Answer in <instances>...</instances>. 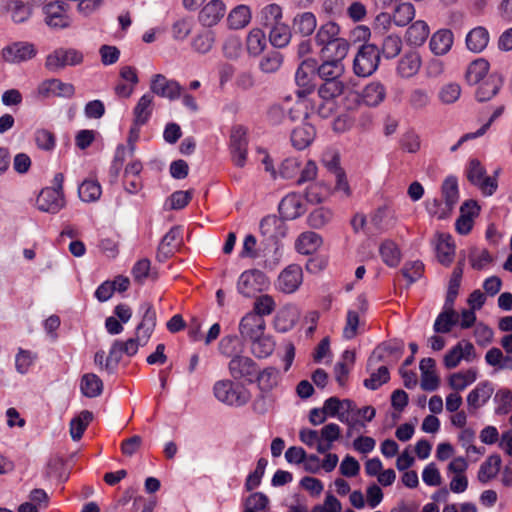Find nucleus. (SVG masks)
Wrapping results in <instances>:
<instances>
[{
  "mask_svg": "<svg viewBox=\"0 0 512 512\" xmlns=\"http://www.w3.org/2000/svg\"><path fill=\"white\" fill-rule=\"evenodd\" d=\"M213 394L218 401L234 407L244 406L251 398L250 392L244 386L229 379L215 382Z\"/></svg>",
  "mask_w": 512,
  "mask_h": 512,
  "instance_id": "1",
  "label": "nucleus"
},
{
  "mask_svg": "<svg viewBox=\"0 0 512 512\" xmlns=\"http://www.w3.org/2000/svg\"><path fill=\"white\" fill-rule=\"evenodd\" d=\"M380 62V49L375 44H363L353 60L356 75L367 77L373 74Z\"/></svg>",
  "mask_w": 512,
  "mask_h": 512,
  "instance_id": "2",
  "label": "nucleus"
},
{
  "mask_svg": "<svg viewBox=\"0 0 512 512\" xmlns=\"http://www.w3.org/2000/svg\"><path fill=\"white\" fill-rule=\"evenodd\" d=\"M260 233L265 238V249L274 246L275 250L278 249V242L284 238L287 233V226L285 219L276 215H267L259 225Z\"/></svg>",
  "mask_w": 512,
  "mask_h": 512,
  "instance_id": "3",
  "label": "nucleus"
},
{
  "mask_svg": "<svg viewBox=\"0 0 512 512\" xmlns=\"http://www.w3.org/2000/svg\"><path fill=\"white\" fill-rule=\"evenodd\" d=\"M317 70V60L314 58L304 59L295 72V83L298 87V97H305L315 89L314 78Z\"/></svg>",
  "mask_w": 512,
  "mask_h": 512,
  "instance_id": "4",
  "label": "nucleus"
},
{
  "mask_svg": "<svg viewBox=\"0 0 512 512\" xmlns=\"http://www.w3.org/2000/svg\"><path fill=\"white\" fill-rule=\"evenodd\" d=\"M83 62V54L73 48H58L46 57L45 67L51 72H58L66 66H76Z\"/></svg>",
  "mask_w": 512,
  "mask_h": 512,
  "instance_id": "5",
  "label": "nucleus"
},
{
  "mask_svg": "<svg viewBox=\"0 0 512 512\" xmlns=\"http://www.w3.org/2000/svg\"><path fill=\"white\" fill-rule=\"evenodd\" d=\"M266 275L257 269L244 271L237 282V290L245 297H252L268 287Z\"/></svg>",
  "mask_w": 512,
  "mask_h": 512,
  "instance_id": "6",
  "label": "nucleus"
},
{
  "mask_svg": "<svg viewBox=\"0 0 512 512\" xmlns=\"http://www.w3.org/2000/svg\"><path fill=\"white\" fill-rule=\"evenodd\" d=\"M228 369L233 379L254 383L257 377L258 365L252 358L238 354L232 357Z\"/></svg>",
  "mask_w": 512,
  "mask_h": 512,
  "instance_id": "7",
  "label": "nucleus"
},
{
  "mask_svg": "<svg viewBox=\"0 0 512 512\" xmlns=\"http://www.w3.org/2000/svg\"><path fill=\"white\" fill-rule=\"evenodd\" d=\"M69 5L64 1H54L43 8L45 22L52 28L65 29L71 25V18L67 14Z\"/></svg>",
  "mask_w": 512,
  "mask_h": 512,
  "instance_id": "8",
  "label": "nucleus"
},
{
  "mask_svg": "<svg viewBox=\"0 0 512 512\" xmlns=\"http://www.w3.org/2000/svg\"><path fill=\"white\" fill-rule=\"evenodd\" d=\"M248 140L246 130L242 126H236L232 129L230 135V154L233 163L237 167H244L247 160Z\"/></svg>",
  "mask_w": 512,
  "mask_h": 512,
  "instance_id": "9",
  "label": "nucleus"
},
{
  "mask_svg": "<svg viewBox=\"0 0 512 512\" xmlns=\"http://www.w3.org/2000/svg\"><path fill=\"white\" fill-rule=\"evenodd\" d=\"M150 90L157 96L173 101L180 98L183 88L176 80L168 79L163 74H155L151 79Z\"/></svg>",
  "mask_w": 512,
  "mask_h": 512,
  "instance_id": "10",
  "label": "nucleus"
},
{
  "mask_svg": "<svg viewBox=\"0 0 512 512\" xmlns=\"http://www.w3.org/2000/svg\"><path fill=\"white\" fill-rule=\"evenodd\" d=\"M37 50L32 43L14 42L2 49V55L5 61L9 63H20L35 57Z\"/></svg>",
  "mask_w": 512,
  "mask_h": 512,
  "instance_id": "11",
  "label": "nucleus"
},
{
  "mask_svg": "<svg viewBox=\"0 0 512 512\" xmlns=\"http://www.w3.org/2000/svg\"><path fill=\"white\" fill-rule=\"evenodd\" d=\"M37 93L42 99L51 96L71 98L75 93V87L71 83L62 82L59 79H49L38 86Z\"/></svg>",
  "mask_w": 512,
  "mask_h": 512,
  "instance_id": "12",
  "label": "nucleus"
},
{
  "mask_svg": "<svg viewBox=\"0 0 512 512\" xmlns=\"http://www.w3.org/2000/svg\"><path fill=\"white\" fill-rule=\"evenodd\" d=\"M36 206L42 212L56 214L65 206L64 194L43 188L36 199Z\"/></svg>",
  "mask_w": 512,
  "mask_h": 512,
  "instance_id": "13",
  "label": "nucleus"
},
{
  "mask_svg": "<svg viewBox=\"0 0 512 512\" xmlns=\"http://www.w3.org/2000/svg\"><path fill=\"white\" fill-rule=\"evenodd\" d=\"M265 329L266 322L264 318L250 312L241 319L239 324L240 334L247 341L257 339L265 332Z\"/></svg>",
  "mask_w": 512,
  "mask_h": 512,
  "instance_id": "14",
  "label": "nucleus"
},
{
  "mask_svg": "<svg viewBox=\"0 0 512 512\" xmlns=\"http://www.w3.org/2000/svg\"><path fill=\"white\" fill-rule=\"evenodd\" d=\"M301 282V268L297 265H290L280 273L276 285L279 291L290 294L299 288Z\"/></svg>",
  "mask_w": 512,
  "mask_h": 512,
  "instance_id": "15",
  "label": "nucleus"
},
{
  "mask_svg": "<svg viewBox=\"0 0 512 512\" xmlns=\"http://www.w3.org/2000/svg\"><path fill=\"white\" fill-rule=\"evenodd\" d=\"M421 65L422 59L419 52L408 50L398 60L397 75L402 78H411L419 72Z\"/></svg>",
  "mask_w": 512,
  "mask_h": 512,
  "instance_id": "16",
  "label": "nucleus"
},
{
  "mask_svg": "<svg viewBox=\"0 0 512 512\" xmlns=\"http://www.w3.org/2000/svg\"><path fill=\"white\" fill-rule=\"evenodd\" d=\"M280 216L285 220H294L305 212L301 196L297 193L286 195L278 205Z\"/></svg>",
  "mask_w": 512,
  "mask_h": 512,
  "instance_id": "17",
  "label": "nucleus"
},
{
  "mask_svg": "<svg viewBox=\"0 0 512 512\" xmlns=\"http://www.w3.org/2000/svg\"><path fill=\"white\" fill-rule=\"evenodd\" d=\"M477 85L478 87L475 91L476 100L478 102H486L498 94L503 85V79L499 74L492 73Z\"/></svg>",
  "mask_w": 512,
  "mask_h": 512,
  "instance_id": "18",
  "label": "nucleus"
},
{
  "mask_svg": "<svg viewBox=\"0 0 512 512\" xmlns=\"http://www.w3.org/2000/svg\"><path fill=\"white\" fill-rule=\"evenodd\" d=\"M139 310L142 313V320L136 327V334H141L144 343H148L156 327V311L149 302L142 303Z\"/></svg>",
  "mask_w": 512,
  "mask_h": 512,
  "instance_id": "19",
  "label": "nucleus"
},
{
  "mask_svg": "<svg viewBox=\"0 0 512 512\" xmlns=\"http://www.w3.org/2000/svg\"><path fill=\"white\" fill-rule=\"evenodd\" d=\"M225 15V4L221 0H211L199 12V22L205 27L216 25Z\"/></svg>",
  "mask_w": 512,
  "mask_h": 512,
  "instance_id": "20",
  "label": "nucleus"
},
{
  "mask_svg": "<svg viewBox=\"0 0 512 512\" xmlns=\"http://www.w3.org/2000/svg\"><path fill=\"white\" fill-rule=\"evenodd\" d=\"M404 351L403 341L393 340L377 346L368 359V367L374 362L382 361L386 355L399 358Z\"/></svg>",
  "mask_w": 512,
  "mask_h": 512,
  "instance_id": "21",
  "label": "nucleus"
},
{
  "mask_svg": "<svg viewBox=\"0 0 512 512\" xmlns=\"http://www.w3.org/2000/svg\"><path fill=\"white\" fill-rule=\"evenodd\" d=\"M454 36L448 29H440L435 32L429 42L430 50L437 56L447 54L453 45Z\"/></svg>",
  "mask_w": 512,
  "mask_h": 512,
  "instance_id": "22",
  "label": "nucleus"
},
{
  "mask_svg": "<svg viewBox=\"0 0 512 512\" xmlns=\"http://www.w3.org/2000/svg\"><path fill=\"white\" fill-rule=\"evenodd\" d=\"M494 392L493 384L490 381L480 382L467 396L468 406L472 409H478L484 405Z\"/></svg>",
  "mask_w": 512,
  "mask_h": 512,
  "instance_id": "23",
  "label": "nucleus"
},
{
  "mask_svg": "<svg viewBox=\"0 0 512 512\" xmlns=\"http://www.w3.org/2000/svg\"><path fill=\"white\" fill-rule=\"evenodd\" d=\"M386 98V88L380 82H371L367 84L361 93L362 102L369 107L380 105Z\"/></svg>",
  "mask_w": 512,
  "mask_h": 512,
  "instance_id": "24",
  "label": "nucleus"
},
{
  "mask_svg": "<svg viewBox=\"0 0 512 512\" xmlns=\"http://www.w3.org/2000/svg\"><path fill=\"white\" fill-rule=\"evenodd\" d=\"M349 46L346 39L338 37L321 49L322 58L343 63V60L347 56Z\"/></svg>",
  "mask_w": 512,
  "mask_h": 512,
  "instance_id": "25",
  "label": "nucleus"
},
{
  "mask_svg": "<svg viewBox=\"0 0 512 512\" xmlns=\"http://www.w3.org/2000/svg\"><path fill=\"white\" fill-rule=\"evenodd\" d=\"M344 72V64L332 59H323L320 65L317 63L316 74L322 81L342 79Z\"/></svg>",
  "mask_w": 512,
  "mask_h": 512,
  "instance_id": "26",
  "label": "nucleus"
},
{
  "mask_svg": "<svg viewBox=\"0 0 512 512\" xmlns=\"http://www.w3.org/2000/svg\"><path fill=\"white\" fill-rule=\"evenodd\" d=\"M429 26L425 21L418 20L411 24L405 33L407 44L411 46H421L427 40L429 35Z\"/></svg>",
  "mask_w": 512,
  "mask_h": 512,
  "instance_id": "27",
  "label": "nucleus"
},
{
  "mask_svg": "<svg viewBox=\"0 0 512 512\" xmlns=\"http://www.w3.org/2000/svg\"><path fill=\"white\" fill-rule=\"evenodd\" d=\"M315 135V128L310 124H304L300 127H297L291 133L292 145L297 150H303L312 143Z\"/></svg>",
  "mask_w": 512,
  "mask_h": 512,
  "instance_id": "28",
  "label": "nucleus"
},
{
  "mask_svg": "<svg viewBox=\"0 0 512 512\" xmlns=\"http://www.w3.org/2000/svg\"><path fill=\"white\" fill-rule=\"evenodd\" d=\"M489 42V33L486 28L478 26L473 28L466 36L467 48L475 53L483 51Z\"/></svg>",
  "mask_w": 512,
  "mask_h": 512,
  "instance_id": "29",
  "label": "nucleus"
},
{
  "mask_svg": "<svg viewBox=\"0 0 512 512\" xmlns=\"http://www.w3.org/2000/svg\"><path fill=\"white\" fill-rule=\"evenodd\" d=\"M317 26V20L312 12L297 14L293 19V31L303 37L311 35Z\"/></svg>",
  "mask_w": 512,
  "mask_h": 512,
  "instance_id": "30",
  "label": "nucleus"
},
{
  "mask_svg": "<svg viewBox=\"0 0 512 512\" xmlns=\"http://www.w3.org/2000/svg\"><path fill=\"white\" fill-rule=\"evenodd\" d=\"M488 71L489 62L479 58L469 64L465 77L470 85H476L486 79Z\"/></svg>",
  "mask_w": 512,
  "mask_h": 512,
  "instance_id": "31",
  "label": "nucleus"
},
{
  "mask_svg": "<svg viewBox=\"0 0 512 512\" xmlns=\"http://www.w3.org/2000/svg\"><path fill=\"white\" fill-rule=\"evenodd\" d=\"M501 457L498 454L490 455L480 466L478 471V480L481 483H487L496 477L501 468Z\"/></svg>",
  "mask_w": 512,
  "mask_h": 512,
  "instance_id": "32",
  "label": "nucleus"
},
{
  "mask_svg": "<svg viewBox=\"0 0 512 512\" xmlns=\"http://www.w3.org/2000/svg\"><path fill=\"white\" fill-rule=\"evenodd\" d=\"M322 244V237L312 231L300 234L296 241V249L299 253L309 255L315 252Z\"/></svg>",
  "mask_w": 512,
  "mask_h": 512,
  "instance_id": "33",
  "label": "nucleus"
},
{
  "mask_svg": "<svg viewBox=\"0 0 512 512\" xmlns=\"http://www.w3.org/2000/svg\"><path fill=\"white\" fill-rule=\"evenodd\" d=\"M153 96L149 93L144 94L136 104L134 114L135 126L146 124L152 114Z\"/></svg>",
  "mask_w": 512,
  "mask_h": 512,
  "instance_id": "34",
  "label": "nucleus"
},
{
  "mask_svg": "<svg viewBox=\"0 0 512 512\" xmlns=\"http://www.w3.org/2000/svg\"><path fill=\"white\" fill-rule=\"evenodd\" d=\"M297 319L298 314L294 308L281 309L274 318V328L277 332L286 333L295 326Z\"/></svg>",
  "mask_w": 512,
  "mask_h": 512,
  "instance_id": "35",
  "label": "nucleus"
},
{
  "mask_svg": "<svg viewBox=\"0 0 512 512\" xmlns=\"http://www.w3.org/2000/svg\"><path fill=\"white\" fill-rule=\"evenodd\" d=\"M444 203L447 204V210H453L459 200L458 180L455 176H448L441 186Z\"/></svg>",
  "mask_w": 512,
  "mask_h": 512,
  "instance_id": "36",
  "label": "nucleus"
},
{
  "mask_svg": "<svg viewBox=\"0 0 512 512\" xmlns=\"http://www.w3.org/2000/svg\"><path fill=\"white\" fill-rule=\"evenodd\" d=\"M80 389L84 396L95 398L102 393L103 382L96 374L87 373L81 378Z\"/></svg>",
  "mask_w": 512,
  "mask_h": 512,
  "instance_id": "37",
  "label": "nucleus"
},
{
  "mask_svg": "<svg viewBox=\"0 0 512 512\" xmlns=\"http://www.w3.org/2000/svg\"><path fill=\"white\" fill-rule=\"evenodd\" d=\"M269 29L270 43L277 48H283L288 45L291 39V31L288 25L278 23L267 27Z\"/></svg>",
  "mask_w": 512,
  "mask_h": 512,
  "instance_id": "38",
  "label": "nucleus"
},
{
  "mask_svg": "<svg viewBox=\"0 0 512 512\" xmlns=\"http://www.w3.org/2000/svg\"><path fill=\"white\" fill-rule=\"evenodd\" d=\"M93 420V413L88 410L81 411L70 421V435L74 441H79L89 423Z\"/></svg>",
  "mask_w": 512,
  "mask_h": 512,
  "instance_id": "39",
  "label": "nucleus"
},
{
  "mask_svg": "<svg viewBox=\"0 0 512 512\" xmlns=\"http://www.w3.org/2000/svg\"><path fill=\"white\" fill-rule=\"evenodd\" d=\"M251 20L250 8L246 5L236 6L228 15L227 23L231 29H241L249 24Z\"/></svg>",
  "mask_w": 512,
  "mask_h": 512,
  "instance_id": "40",
  "label": "nucleus"
},
{
  "mask_svg": "<svg viewBox=\"0 0 512 512\" xmlns=\"http://www.w3.org/2000/svg\"><path fill=\"white\" fill-rule=\"evenodd\" d=\"M250 342L253 355L259 359L267 358L275 349V342L272 337L264 333L257 339L250 340Z\"/></svg>",
  "mask_w": 512,
  "mask_h": 512,
  "instance_id": "41",
  "label": "nucleus"
},
{
  "mask_svg": "<svg viewBox=\"0 0 512 512\" xmlns=\"http://www.w3.org/2000/svg\"><path fill=\"white\" fill-rule=\"evenodd\" d=\"M344 82L342 79L322 81L318 87V95L324 101H331L339 97L344 92Z\"/></svg>",
  "mask_w": 512,
  "mask_h": 512,
  "instance_id": "42",
  "label": "nucleus"
},
{
  "mask_svg": "<svg viewBox=\"0 0 512 512\" xmlns=\"http://www.w3.org/2000/svg\"><path fill=\"white\" fill-rule=\"evenodd\" d=\"M379 253L383 262L389 267H396L400 263V249L392 240H385L380 245Z\"/></svg>",
  "mask_w": 512,
  "mask_h": 512,
  "instance_id": "43",
  "label": "nucleus"
},
{
  "mask_svg": "<svg viewBox=\"0 0 512 512\" xmlns=\"http://www.w3.org/2000/svg\"><path fill=\"white\" fill-rule=\"evenodd\" d=\"M436 254L438 261L445 266L452 263L455 254V246L451 242L450 236H441L436 245Z\"/></svg>",
  "mask_w": 512,
  "mask_h": 512,
  "instance_id": "44",
  "label": "nucleus"
},
{
  "mask_svg": "<svg viewBox=\"0 0 512 512\" xmlns=\"http://www.w3.org/2000/svg\"><path fill=\"white\" fill-rule=\"evenodd\" d=\"M280 377V372L275 367H267L261 372L259 369L257 370L256 380L260 390L262 391H270L277 384Z\"/></svg>",
  "mask_w": 512,
  "mask_h": 512,
  "instance_id": "45",
  "label": "nucleus"
},
{
  "mask_svg": "<svg viewBox=\"0 0 512 512\" xmlns=\"http://www.w3.org/2000/svg\"><path fill=\"white\" fill-rule=\"evenodd\" d=\"M101 185L96 180H84L78 187V195L84 202H94L101 196Z\"/></svg>",
  "mask_w": 512,
  "mask_h": 512,
  "instance_id": "46",
  "label": "nucleus"
},
{
  "mask_svg": "<svg viewBox=\"0 0 512 512\" xmlns=\"http://www.w3.org/2000/svg\"><path fill=\"white\" fill-rule=\"evenodd\" d=\"M339 30V26L336 23L327 22L321 25L318 29L315 36V42L323 48L325 45L338 38Z\"/></svg>",
  "mask_w": 512,
  "mask_h": 512,
  "instance_id": "47",
  "label": "nucleus"
},
{
  "mask_svg": "<svg viewBox=\"0 0 512 512\" xmlns=\"http://www.w3.org/2000/svg\"><path fill=\"white\" fill-rule=\"evenodd\" d=\"M477 378V372L474 369H468L465 372H457L449 377V386L456 391H463L472 384Z\"/></svg>",
  "mask_w": 512,
  "mask_h": 512,
  "instance_id": "48",
  "label": "nucleus"
},
{
  "mask_svg": "<svg viewBox=\"0 0 512 512\" xmlns=\"http://www.w3.org/2000/svg\"><path fill=\"white\" fill-rule=\"evenodd\" d=\"M266 47V36L263 30L255 28L247 36V50L250 55H259Z\"/></svg>",
  "mask_w": 512,
  "mask_h": 512,
  "instance_id": "49",
  "label": "nucleus"
},
{
  "mask_svg": "<svg viewBox=\"0 0 512 512\" xmlns=\"http://www.w3.org/2000/svg\"><path fill=\"white\" fill-rule=\"evenodd\" d=\"M215 42V34L211 30H204L200 33H198L193 39H192V48L194 51L206 54L208 53Z\"/></svg>",
  "mask_w": 512,
  "mask_h": 512,
  "instance_id": "50",
  "label": "nucleus"
},
{
  "mask_svg": "<svg viewBox=\"0 0 512 512\" xmlns=\"http://www.w3.org/2000/svg\"><path fill=\"white\" fill-rule=\"evenodd\" d=\"M459 316L457 312L443 310L434 322V331L436 333H449L453 326L458 323Z\"/></svg>",
  "mask_w": 512,
  "mask_h": 512,
  "instance_id": "51",
  "label": "nucleus"
},
{
  "mask_svg": "<svg viewBox=\"0 0 512 512\" xmlns=\"http://www.w3.org/2000/svg\"><path fill=\"white\" fill-rule=\"evenodd\" d=\"M402 49V39L398 35H388L383 39L380 54L386 59H393L399 55Z\"/></svg>",
  "mask_w": 512,
  "mask_h": 512,
  "instance_id": "52",
  "label": "nucleus"
},
{
  "mask_svg": "<svg viewBox=\"0 0 512 512\" xmlns=\"http://www.w3.org/2000/svg\"><path fill=\"white\" fill-rule=\"evenodd\" d=\"M333 217V213L330 209L320 207L313 210L307 218L308 224L314 229H321L327 225Z\"/></svg>",
  "mask_w": 512,
  "mask_h": 512,
  "instance_id": "53",
  "label": "nucleus"
},
{
  "mask_svg": "<svg viewBox=\"0 0 512 512\" xmlns=\"http://www.w3.org/2000/svg\"><path fill=\"white\" fill-rule=\"evenodd\" d=\"M415 16V9L411 3L399 4L393 13V22L396 26L403 27L409 24Z\"/></svg>",
  "mask_w": 512,
  "mask_h": 512,
  "instance_id": "54",
  "label": "nucleus"
},
{
  "mask_svg": "<svg viewBox=\"0 0 512 512\" xmlns=\"http://www.w3.org/2000/svg\"><path fill=\"white\" fill-rule=\"evenodd\" d=\"M34 140L37 147L43 151H52L56 145L54 133L44 128L35 131Z\"/></svg>",
  "mask_w": 512,
  "mask_h": 512,
  "instance_id": "55",
  "label": "nucleus"
},
{
  "mask_svg": "<svg viewBox=\"0 0 512 512\" xmlns=\"http://www.w3.org/2000/svg\"><path fill=\"white\" fill-rule=\"evenodd\" d=\"M390 380V373L386 366H381L376 372L364 380L363 385L369 390H377L381 385Z\"/></svg>",
  "mask_w": 512,
  "mask_h": 512,
  "instance_id": "56",
  "label": "nucleus"
},
{
  "mask_svg": "<svg viewBox=\"0 0 512 512\" xmlns=\"http://www.w3.org/2000/svg\"><path fill=\"white\" fill-rule=\"evenodd\" d=\"M425 207L430 216L436 217L440 220L448 218L453 211L447 210V204L438 198L427 199Z\"/></svg>",
  "mask_w": 512,
  "mask_h": 512,
  "instance_id": "57",
  "label": "nucleus"
},
{
  "mask_svg": "<svg viewBox=\"0 0 512 512\" xmlns=\"http://www.w3.org/2000/svg\"><path fill=\"white\" fill-rule=\"evenodd\" d=\"M267 464L268 461L265 458H260L257 461L255 470L247 476L245 482V489L247 491H252L261 484Z\"/></svg>",
  "mask_w": 512,
  "mask_h": 512,
  "instance_id": "58",
  "label": "nucleus"
},
{
  "mask_svg": "<svg viewBox=\"0 0 512 512\" xmlns=\"http://www.w3.org/2000/svg\"><path fill=\"white\" fill-rule=\"evenodd\" d=\"M494 401L498 404L495 413L498 415L508 414L512 408V392L503 388L496 392Z\"/></svg>",
  "mask_w": 512,
  "mask_h": 512,
  "instance_id": "59",
  "label": "nucleus"
},
{
  "mask_svg": "<svg viewBox=\"0 0 512 512\" xmlns=\"http://www.w3.org/2000/svg\"><path fill=\"white\" fill-rule=\"evenodd\" d=\"M282 62L283 57L281 53L278 51H272L261 59L259 67L264 73H274L281 67Z\"/></svg>",
  "mask_w": 512,
  "mask_h": 512,
  "instance_id": "60",
  "label": "nucleus"
},
{
  "mask_svg": "<svg viewBox=\"0 0 512 512\" xmlns=\"http://www.w3.org/2000/svg\"><path fill=\"white\" fill-rule=\"evenodd\" d=\"M261 18L266 28L281 23L282 9L277 4H269L262 9Z\"/></svg>",
  "mask_w": 512,
  "mask_h": 512,
  "instance_id": "61",
  "label": "nucleus"
},
{
  "mask_svg": "<svg viewBox=\"0 0 512 512\" xmlns=\"http://www.w3.org/2000/svg\"><path fill=\"white\" fill-rule=\"evenodd\" d=\"M466 175L468 181L476 186L486 176V169L478 159H471L467 166Z\"/></svg>",
  "mask_w": 512,
  "mask_h": 512,
  "instance_id": "62",
  "label": "nucleus"
},
{
  "mask_svg": "<svg viewBox=\"0 0 512 512\" xmlns=\"http://www.w3.org/2000/svg\"><path fill=\"white\" fill-rule=\"evenodd\" d=\"M469 260L471 262V266L474 269L482 270L485 266L493 261V257L486 249L479 250L474 248L470 252Z\"/></svg>",
  "mask_w": 512,
  "mask_h": 512,
  "instance_id": "63",
  "label": "nucleus"
},
{
  "mask_svg": "<svg viewBox=\"0 0 512 512\" xmlns=\"http://www.w3.org/2000/svg\"><path fill=\"white\" fill-rule=\"evenodd\" d=\"M193 29V20L191 18H181L172 25V36L175 40H184Z\"/></svg>",
  "mask_w": 512,
  "mask_h": 512,
  "instance_id": "64",
  "label": "nucleus"
}]
</instances>
